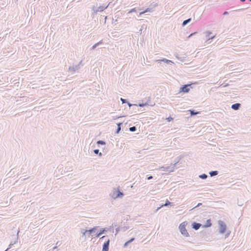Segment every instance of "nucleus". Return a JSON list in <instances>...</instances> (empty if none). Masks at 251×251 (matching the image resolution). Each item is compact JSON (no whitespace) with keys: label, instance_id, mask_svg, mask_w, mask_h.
<instances>
[{"label":"nucleus","instance_id":"obj_1","mask_svg":"<svg viewBox=\"0 0 251 251\" xmlns=\"http://www.w3.org/2000/svg\"><path fill=\"white\" fill-rule=\"evenodd\" d=\"M187 223L186 222H183L179 226V229L182 234L187 237L189 236V233L186 229Z\"/></svg>","mask_w":251,"mask_h":251},{"label":"nucleus","instance_id":"obj_2","mask_svg":"<svg viewBox=\"0 0 251 251\" xmlns=\"http://www.w3.org/2000/svg\"><path fill=\"white\" fill-rule=\"evenodd\" d=\"M218 223L220 226V232L221 233H224L226 230V225L221 221H219Z\"/></svg>","mask_w":251,"mask_h":251},{"label":"nucleus","instance_id":"obj_3","mask_svg":"<svg viewBox=\"0 0 251 251\" xmlns=\"http://www.w3.org/2000/svg\"><path fill=\"white\" fill-rule=\"evenodd\" d=\"M109 245V240L106 241L103 245L102 251H108Z\"/></svg>","mask_w":251,"mask_h":251},{"label":"nucleus","instance_id":"obj_4","mask_svg":"<svg viewBox=\"0 0 251 251\" xmlns=\"http://www.w3.org/2000/svg\"><path fill=\"white\" fill-rule=\"evenodd\" d=\"M188 85H185L180 89V92H182L184 93H187L189 91V88H188Z\"/></svg>","mask_w":251,"mask_h":251},{"label":"nucleus","instance_id":"obj_5","mask_svg":"<svg viewBox=\"0 0 251 251\" xmlns=\"http://www.w3.org/2000/svg\"><path fill=\"white\" fill-rule=\"evenodd\" d=\"M193 227L196 230L198 229L201 226V224L196 223H194L192 225Z\"/></svg>","mask_w":251,"mask_h":251},{"label":"nucleus","instance_id":"obj_6","mask_svg":"<svg viewBox=\"0 0 251 251\" xmlns=\"http://www.w3.org/2000/svg\"><path fill=\"white\" fill-rule=\"evenodd\" d=\"M240 106V104H239V103H235V104H233L231 106V107H232V109H233L234 110H237V109H239Z\"/></svg>","mask_w":251,"mask_h":251},{"label":"nucleus","instance_id":"obj_7","mask_svg":"<svg viewBox=\"0 0 251 251\" xmlns=\"http://www.w3.org/2000/svg\"><path fill=\"white\" fill-rule=\"evenodd\" d=\"M95 229H96V227H94L90 230H86L84 233H83V235H86V234L87 233H89V234H90Z\"/></svg>","mask_w":251,"mask_h":251},{"label":"nucleus","instance_id":"obj_8","mask_svg":"<svg viewBox=\"0 0 251 251\" xmlns=\"http://www.w3.org/2000/svg\"><path fill=\"white\" fill-rule=\"evenodd\" d=\"M211 226V220H208L206 222V225L204 226L205 227H210Z\"/></svg>","mask_w":251,"mask_h":251},{"label":"nucleus","instance_id":"obj_9","mask_svg":"<svg viewBox=\"0 0 251 251\" xmlns=\"http://www.w3.org/2000/svg\"><path fill=\"white\" fill-rule=\"evenodd\" d=\"M117 193H118V194L115 198L121 197L123 196V194L122 192H121L120 191H118Z\"/></svg>","mask_w":251,"mask_h":251},{"label":"nucleus","instance_id":"obj_10","mask_svg":"<svg viewBox=\"0 0 251 251\" xmlns=\"http://www.w3.org/2000/svg\"><path fill=\"white\" fill-rule=\"evenodd\" d=\"M170 202L169 201H166V202L165 203V204H163V205H162L160 207L158 208H160L161 207H163V206H167V205H169L170 204Z\"/></svg>","mask_w":251,"mask_h":251},{"label":"nucleus","instance_id":"obj_11","mask_svg":"<svg viewBox=\"0 0 251 251\" xmlns=\"http://www.w3.org/2000/svg\"><path fill=\"white\" fill-rule=\"evenodd\" d=\"M217 174H218L217 171H212V172L210 173V175L211 176H216Z\"/></svg>","mask_w":251,"mask_h":251},{"label":"nucleus","instance_id":"obj_12","mask_svg":"<svg viewBox=\"0 0 251 251\" xmlns=\"http://www.w3.org/2000/svg\"><path fill=\"white\" fill-rule=\"evenodd\" d=\"M134 240V238H132L130 240H129V241H127L125 243V246H127V245L130 243V242H131L132 241H133V240Z\"/></svg>","mask_w":251,"mask_h":251},{"label":"nucleus","instance_id":"obj_13","mask_svg":"<svg viewBox=\"0 0 251 251\" xmlns=\"http://www.w3.org/2000/svg\"><path fill=\"white\" fill-rule=\"evenodd\" d=\"M190 20H191L190 19H188V20H187L184 21L183 22L182 25H186V24H187V23H188L190 21Z\"/></svg>","mask_w":251,"mask_h":251},{"label":"nucleus","instance_id":"obj_14","mask_svg":"<svg viewBox=\"0 0 251 251\" xmlns=\"http://www.w3.org/2000/svg\"><path fill=\"white\" fill-rule=\"evenodd\" d=\"M97 143H98V144H101V145H104V144H105V143H104L103 141H101V140L98 141L97 142Z\"/></svg>","mask_w":251,"mask_h":251},{"label":"nucleus","instance_id":"obj_15","mask_svg":"<svg viewBox=\"0 0 251 251\" xmlns=\"http://www.w3.org/2000/svg\"><path fill=\"white\" fill-rule=\"evenodd\" d=\"M148 11H150V10L149 9H146L145 11H143V12H142L140 13V15H142L147 12H148Z\"/></svg>","mask_w":251,"mask_h":251},{"label":"nucleus","instance_id":"obj_16","mask_svg":"<svg viewBox=\"0 0 251 251\" xmlns=\"http://www.w3.org/2000/svg\"><path fill=\"white\" fill-rule=\"evenodd\" d=\"M200 177L202 178H206L207 177V176L205 174H203L200 176Z\"/></svg>","mask_w":251,"mask_h":251},{"label":"nucleus","instance_id":"obj_17","mask_svg":"<svg viewBox=\"0 0 251 251\" xmlns=\"http://www.w3.org/2000/svg\"><path fill=\"white\" fill-rule=\"evenodd\" d=\"M166 120L168 121V122H171L173 120V118L171 117H169L168 118H167L166 119Z\"/></svg>","mask_w":251,"mask_h":251},{"label":"nucleus","instance_id":"obj_18","mask_svg":"<svg viewBox=\"0 0 251 251\" xmlns=\"http://www.w3.org/2000/svg\"><path fill=\"white\" fill-rule=\"evenodd\" d=\"M103 230L101 231L100 233H99L98 234H97L96 235V237H99L103 232Z\"/></svg>","mask_w":251,"mask_h":251},{"label":"nucleus","instance_id":"obj_19","mask_svg":"<svg viewBox=\"0 0 251 251\" xmlns=\"http://www.w3.org/2000/svg\"><path fill=\"white\" fill-rule=\"evenodd\" d=\"M135 129H136V128L134 126L131 127L130 128V130L131 131H134L135 130Z\"/></svg>","mask_w":251,"mask_h":251},{"label":"nucleus","instance_id":"obj_20","mask_svg":"<svg viewBox=\"0 0 251 251\" xmlns=\"http://www.w3.org/2000/svg\"><path fill=\"white\" fill-rule=\"evenodd\" d=\"M121 124H119L118 125V128L117 129V132H119V131L121 130L120 125Z\"/></svg>","mask_w":251,"mask_h":251},{"label":"nucleus","instance_id":"obj_21","mask_svg":"<svg viewBox=\"0 0 251 251\" xmlns=\"http://www.w3.org/2000/svg\"><path fill=\"white\" fill-rule=\"evenodd\" d=\"M191 113L192 115H195V114H197L198 113V112H193V111H191Z\"/></svg>","mask_w":251,"mask_h":251},{"label":"nucleus","instance_id":"obj_22","mask_svg":"<svg viewBox=\"0 0 251 251\" xmlns=\"http://www.w3.org/2000/svg\"><path fill=\"white\" fill-rule=\"evenodd\" d=\"M99 150H94V152L96 153V154H98L99 153Z\"/></svg>","mask_w":251,"mask_h":251},{"label":"nucleus","instance_id":"obj_23","mask_svg":"<svg viewBox=\"0 0 251 251\" xmlns=\"http://www.w3.org/2000/svg\"><path fill=\"white\" fill-rule=\"evenodd\" d=\"M201 205V203H198V204H197V206H196L195 207H198V206H200V205Z\"/></svg>","mask_w":251,"mask_h":251},{"label":"nucleus","instance_id":"obj_24","mask_svg":"<svg viewBox=\"0 0 251 251\" xmlns=\"http://www.w3.org/2000/svg\"><path fill=\"white\" fill-rule=\"evenodd\" d=\"M121 100L122 101L123 103H125V100H124V99H122V98H121Z\"/></svg>","mask_w":251,"mask_h":251},{"label":"nucleus","instance_id":"obj_25","mask_svg":"<svg viewBox=\"0 0 251 251\" xmlns=\"http://www.w3.org/2000/svg\"><path fill=\"white\" fill-rule=\"evenodd\" d=\"M151 178H152V176H149V177H148V179H151Z\"/></svg>","mask_w":251,"mask_h":251},{"label":"nucleus","instance_id":"obj_26","mask_svg":"<svg viewBox=\"0 0 251 251\" xmlns=\"http://www.w3.org/2000/svg\"><path fill=\"white\" fill-rule=\"evenodd\" d=\"M241 1H245V0H240Z\"/></svg>","mask_w":251,"mask_h":251},{"label":"nucleus","instance_id":"obj_27","mask_svg":"<svg viewBox=\"0 0 251 251\" xmlns=\"http://www.w3.org/2000/svg\"><path fill=\"white\" fill-rule=\"evenodd\" d=\"M250 1H251V0H250Z\"/></svg>","mask_w":251,"mask_h":251}]
</instances>
